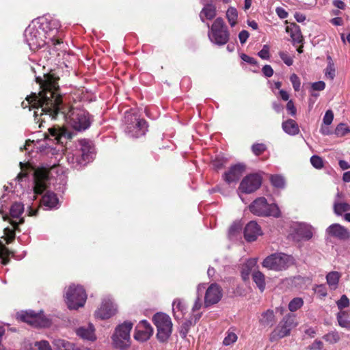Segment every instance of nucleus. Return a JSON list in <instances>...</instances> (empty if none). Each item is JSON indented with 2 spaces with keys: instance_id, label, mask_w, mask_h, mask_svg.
Masks as SVG:
<instances>
[{
  "instance_id": "nucleus-1",
  "label": "nucleus",
  "mask_w": 350,
  "mask_h": 350,
  "mask_svg": "<svg viewBox=\"0 0 350 350\" xmlns=\"http://www.w3.org/2000/svg\"><path fill=\"white\" fill-rule=\"evenodd\" d=\"M57 78L51 75H45L44 79L36 78L40 84L41 91L36 94L32 93L23 101V108L36 109L34 111L35 120L42 122L44 118L38 116H49L52 119L56 118L59 113L64 115L69 126L77 131H83L88 129L91 124L89 113L83 109L71 107L67 112L64 109L62 96L59 92Z\"/></svg>"
},
{
  "instance_id": "nucleus-2",
  "label": "nucleus",
  "mask_w": 350,
  "mask_h": 350,
  "mask_svg": "<svg viewBox=\"0 0 350 350\" xmlns=\"http://www.w3.org/2000/svg\"><path fill=\"white\" fill-rule=\"evenodd\" d=\"M207 26L210 27L208 36L211 42L220 46L224 45L228 42L230 33L222 18H217L211 27L208 23Z\"/></svg>"
},
{
  "instance_id": "nucleus-3",
  "label": "nucleus",
  "mask_w": 350,
  "mask_h": 350,
  "mask_svg": "<svg viewBox=\"0 0 350 350\" xmlns=\"http://www.w3.org/2000/svg\"><path fill=\"white\" fill-rule=\"evenodd\" d=\"M152 322L157 327V338L161 342H166L172 332L171 318L163 312H157L152 317Z\"/></svg>"
},
{
  "instance_id": "nucleus-4",
  "label": "nucleus",
  "mask_w": 350,
  "mask_h": 350,
  "mask_svg": "<svg viewBox=\"0 0 350 350\" xmlns=\"http://www.w3.org/2000/svg\"><path fill=\"white\" fill-rule=\"evenodd\" d=\"M133 325L131 322L124 321L116 327L111 337L113 345L116 348L124 350L130 346V332L133 328Z\"/></svg>"
},
{
  "instance_id": "nucleus-5",
  "label": "nucleus",
  "mask_w": 350,
  "mask_h": 350,
  "mask_svg": "<svg viewBox=\"0 0 350 350\" xmlns=\"http://www.w3.org/2000/svg\"><path fill=\"white\" fill-rule=\"evenodd\" d=\"M65 297L68 308L77 310L84 306L87 295L82 286L73 284L70 285L66 291Z\"/></svg>"
},
{
  "instance_id": "nucleus-6",
  "label": "nucleus",
  "mask_w": 350,
  "mask_h": 350,
  "mask_svg": "<svg viewBox=\"0 0 350 350\" xmlns=\"http://www.w3.org/2000/svg\"><path fill=\"white\" fill-rule=\"evenodd\" d=\"M126 124V132L132 137H139L145 135L147 131L146 120L139 119L135 114L126 112L124 116Z\"/></svg>"
},
{
  "instance_id": "nucleus-7",
  "label": "nucleus",
  "mask_w": 350,
  "mask_h": 350,
  "mask_svg": "<svg viewBox=\"0 0 350 350\" xmlns=\"http://www.w3.org/2000/svg\"><path fill=\"white\" fill-rule=\"evenodd\" d=\"M250 211L258 216H280V211L275 204H269L266 198L260 197L256 199L250 206Z\"/></svg>"
},
{
  "instance_id": "nucleus-8",
  "label": "nucleus",
  "mask_w": 350,
  "mask_h": 350,
  "mask_svg": "<svg viewBox=\"0 0 350 350\" xmlns=\"http://www.w3.org/2000/svg\"><path fill=\"white\" fill-rule=\"evenodd\" d=\"M298 325L296 315L288 313L286 314L271 334V340H276L288 336L291 331Z\"/></svg>"
},
{
  "instance_id": "nucleus-9",
  "label": "nucleus",
  "mask_w": 350,
  "mask_h": 350,
  "mask_svg": "<svg viewBox=\"0 0 350 350\" xmlns=\"http://www.w3.org/2000/svg\"><path fill=\"white\" fill-rule=\"evenodd\" d=\"M291 262L289 256L284 254H273L267 256L262 262V266L268 269L282 271L286 269Z\"/></svg>"
},
{
  "instance_id": "nucleus-10",
  "label": "nucleus",
  "mask_w": 350,
  "mask_h": 350,
  "mask_svg": "<svg viewBox=\"0 0 350 350\" xmlns=\"http://www.w3.org/2000/svg\"><path fill=\"white\" fill-rule=\"evenodd\" d=\"M262 184L261 177L256 174L246 176L241 182L239 191L244 193H252L256 191Z\"/></svg>"
},
{
  "instance_id": "nucleus-11",
  "label": "nucleus",
  "mask_w": 350,
  "mask_h": 350,
  "mask_svg": "<svg viewBox=\"0 0 350 350\" xmlns=\"http://www.w3.org/2000/svg\"><path fill=\"white\" fill-rule=\"evenodd\" d=\"M50 170L46 167H40L34 172V192L41 194L46 188L49 180Z\"/></svg>"
},
{
  "instance_id": "nucleus-12",
  "label": "nucleus",
  "mask_w": 350,
  "mask_h": 350,
  "mask_svg": "<svg viewBox=\"0 0 350 350\" xmlns=\"http://www.w3.org/2000/svg\"><path fill=\"white\" fill-rule=\"evenodd\" d=\"M24 36L26 42L32 49L41 47L44 44L40 31L34 25L28 26L25 31Z\"/></svg>"
},
{
  "instance_id": "nucleus-13",
  "label": "nucleus",
  "mask_w": 350,
  "mask_h": 350,
  "mask_svg": "<svg viewBox=\"0 0 350 350\" xmlns=\"http://www.w3.org/2000/svg\"><path fill=\"white\" fill-rule=\"evenodd\" d=\"M18 318L28 324L34 327H47L49 321L42 314L36 313L33 311H29L18 314Z\"/></svg>"
},
{
  "instance_id": "nucleus-14",
  "label": "nucleus",
  "mask_w": 350,
  "mask_h": 350,
  "mask_svg": "<svg viewBox=\"0 0 350 350\" xmlns=\"http://www.w3.org/2000/svg\"><path fill=\"white\" fill-rule=\"evenodd\" d=\"M117 312L116 306L109 297L104 298L100 307L95 311L94 315L100 319H107L113 316Z\"/></svg>"
},
{
  "instance_id": "nucleus-15",
  "label": "nucleus",
  "mask_w": 350,
  "mask_h": 350,
  "mask_svg": "<svg viewBox=\"0 0 350 350\" xmlns=\"http://www.w3.org/2000/svg\"><path fill=\"white\" fill-rule=\"evenodd\" d=\"M327 238H335L340 241H347L350 239V231L339 224H333L325 230Z\"/></svg>"
},
{
  "instance_id": "nucleus-16",
  "label": "nucleus",
  "mask_w": 350,
  "mask_h": 350,
  "mask_svg": "<svg viewBox=\"0 0 350 350\" xmlns=\"http://www.w3.org/2000/svg\"><path fill=\"white\" fill-rule=\"evenodd\" d=\"M222 297V290L221 287L215 284H211L206 291L204 296V305L208 307L215 304L221 299Z\"/></svg>"
},
{
  "instance_id": "nucleus-17",
  "label": "nucleus",
  "mask_w": 350,
  "mask_h": 350,
  "mask_svg": "<svg viewBox=\"0 0 350 350\" xmlns=\"http://www.w3.org/2000/svg\"><path fill=\"white\" fill-rule=\"evenodd\" d=\"M153 333L150 324L146 320L141 321L135 327L134 338L135 340L144 342L150 338Z\"/></svg>"
},
{
  "instance_id": "nucleus-18",
  "label": "nucleus",
  "mask_w": 350,
  "mask_h": 350,
  "mask_svg": "<svg viewBox=\"0 0 350 350\" xmlns=\"http://www.w3.org/2000/svg\"><path fill=\"white\" fill-rule=\"evenodd\" d=\"M261 234V228L256 221H251L245 226L244 237L247 241H254Z\"/></svg>"
},
{
  "instance_id": "nucleus-19",
  "label": "nucleus",
  "mask_w": 350,
  "mask_h": 350,
  "mask_svg": "<svg viewBox=\"0 0 350 350\" xmlns=\"http://www.w3.org/2000/svg\"><path fill=\"white\" fill-rule=\"evenodd\" d=\"M245 170L243 164H236L232 166L230 170L224 174V180L228 183L236 182L239 179Z\"/></svg>"
},
{
  "instance_id": "nucleus-20",
  "label": "nucleus",
  "mask_w": 350,
  "mask_h": 350,
  "mask_svg": "<svg viewBox=\"0 0 350 350\" xmlns=\"http://www.w3.org/2000/svg\"><path fill=\"white\" fill-rule=\"evenodd\" d=\"M80 148V157L85 164L90 162L92 159L93 148L90 142L86 139H81L79 141Z\"/></svg>"
},
{
  "instance_id": "nucleus-21",
  "label": "nucleus",
  "mask_w": 350,
  "mask_h": 350,
  "mask_svg": "<svg viewBox=\"0 0 350 350\" xmlns=\"http://www.w3.org/2000/svg\"><path fill=\"white\" fill-rule=\"evenodd\" d=\"M49 131L57 143H62L61 141L62 138L71 139L72 137V133L64 128L53 127L50 128Z\"/></svg>"
},
{
  "instance_id": "nucleus-22",
  "label": "nucleus",
  "mask_w": 350,
  "mask_h": 350,
  "mask_svg": "<svg viewBox=\"0 0 350 350\" xmlns=\"http://www.w3.org/2000/svg\"><path fill=\"white\" fill-rule=\"evenodd\" d=\"M77 336L83 339L94 341L96 339L94 328L92 324H88L87 326H82L76 331Z\"/></svg>"
},
{
  "instance_id": "nucleus-23",
  "label": "nucleus",
  "mask_w": 350,
  "mask_h": 350,
  "mask_svg": "<svg viewBox=\"0 0 350 350\" xmlns=\"http://www.w3.org/2000/svg\"><path fill=\"white\" fill-rule=\"evenodd\" d=\"M216 14L217 10L215 5L212 3H208L202 8L200 14V18L202 22H204L205 20L213 19Z\"/></svg>"
},
{
  "instance_id": "nucleus-24",
  "label": "nucleus",
  "mask_w": 350,
  "mask_h": 350,
  "mask_svg": "<svg viewBox=\"0 0 350 350\" xmlns=\"http://www.w3.org/2000/svg\"><path fill=\"white\" fill-rule=\"evenodd\" d=\"M299 237L304 240H309L313 236L314 228L309 224H301L296 230Z\"/></svg>"
},
{
  "instance_id": "nucleus-25",
  "label": "nucleus",
  "mask_w": 350,
  "mask_h": 350,
  "mask_svg": "<svg viewBox=\"0 0 350 350\" xmlns=\"http://www.w3.org/2000/svg\"><path fill=\"white\" fill-rule=\"evenodd\" d=\"M53 345L55 350H81L74 343L61 338L54 339Z\"/></svg>"
},
{
  "instance_id": "nucleus-26",
  "label": "nucleus",
  "mask_w": 350,
  "mask_h": 350,
  "mask_svg": "<svg viewBox=\"0 0 350 350\" xmlns=\"http://www.w3.org/2000/svg\"><path fill=\"white\" fill-rule=\"evenodd\" d=\"M286 31L290 34L294 43L299 44L302 42L303 36L301 35L300 28L297 24L293 23L291 25L287 26Z\"/></svg>"
},
{
  "instance_id": "nucleus-27",
  "label": "nucleus",
  "mask_w": 350,
  "mask_h": 350,
  "mask_svg": "<svg viewBox=\"0 0 350 350\" xmlns=\"http://www.w3.org/2000/svg\"><path fill=\"white\" fill-rule=\"evenodd\" d=\"M186 310L187 308L185 304L180 299H176L174 301L172 304V310L175 319H183L186 312Z\"/></svg>"
},
{
  "instance_id": "nucleus-28",
  "label": "nucleus",
  "mask_w": 350,
  "mask_h": 350,
  "mask_svg": "<svg viewBox=\"0 0 350 350\" xmlns=\"http://www.w3.org/2000/svg\"><path fill=\"white\" fill-rule=\"evenodd\" d=\"M201 317V313L193 314L190 319L185 321L180 327V334L185 337L191 326L196 324Z\"/></svg>"
},
{
  "instance_id": "nucleus-29",
  "label": "nucleus",
  "mask_w": 350,
  "mask_h": 350,
  "mask_svg": "<svg viewBox=\"0 0 350 350\" xmlns=\"http://www.w3.org/2000/svg\"><path fill=\"white\" fill-rule=\"evenodd\" d=\"M42 204L49 208H55L58 204V199L54 193L47 191L42 197Z\"/></svg>"
},
{
  "instance_id": "nucleus-30",
  "label": "nucleus",
  "mask_w": 350,
  "mask_h": 350,
  "mask_svg": "<svg viewBox=\"0 0 350 350\" xmlns=\"http://www.w3.org/2000/svg\"><path fill=\"white\" fill-rule=\"evenodd\" d=\"M282 129L285 133L291 135H297L299 131L298 124L292 119L284 122Z\"/></svg>"
},
{
  "instance_id": "nucleus-31",
  "label": "nucleus",
  "mask_w": 350,
  "mask_h": 350,
  "mask_svg": "<svg viewBox=\"0 0 350 350\" xmlns=\"http://www.w3.org/2000/svg\"><path fill=\"white\" fill-rule=\"evenodd\" d=\"M340 277L341 274L338 271H331L327 274L326 280L330 289L337 288Z\"/></svg>"
},
{
  "instance_id": "nucleus-32",
  "label": "nucleus",
  "mask_w": 350,
  "mask_h": 350,
  "mask_svg": "<svg viewBox=\"0 0 350 350\" xmlns=\"http://www.w3.org/2000/svg\"><path fill=\"white\" fill-rule=\"evenodd\" d=\"M252 280L260 289L262 292L265 288V275L258 270H254L252 274Z\"/></svg>"
},
{
  "instance_id": "nucleus-33",
  "label": "nucleus",
  "mask_w": 350,
  "mask_h": 350,
  "mask_svg": "<svg viewBox=\"0 0 350 350\" xmlns=\"http://www.w3.org/2000/svg\"><path fill=\"white\" fill-rule=\"evenodd\" d=\"M23 222H24L23 218H20V220L18 222H16V221H14V220H11L10 224L13 226L14 229L12 230L9 228H5L4 229V234L8 238V239H7L8 243H10V241H12L14 239V237H15L14 230H17L18 225L23 224Z\"/></svg>"
},
{
  "instance_id": "nucleus-34",
  "label": "nucleus",
  "mask_w": 350,
  "mask_h": 350,
  "mask_svg": "<svg viewBox=\"0 0 350 350\" xmlns=\"http://www.w3.org/2000/svg\"><path fill=\"white\" fill-rule=\"evenodd\" d=\"M260 323L263 326H272L275 323V316L272 310H268L263 312L260 319Z\"/></svg>"
},
{
  "instance_id": "nucleus-35",
  "label": "nucleus",
  "mask_w": 350,
  "mask_h": 350,
  "mask_svg": "<svg viewBox=\"0 0 350 350\" xmlns=\"http://www.w3.org/2000/svg\"><path fill=\"white\" fill-rule=\"evenodd\" d=\"M337 320L340 327L350 331V319L345 311L337 314Z\"/></svg>"
},
{
  "instance_id": "nucleus-36",
  "label": "nucleus",
  "mask_w": 350,
  "mask_h": 350,
  "mask_svg": "<svg viewBox=\"0 0 350 350\" xmlns=\"http://www.w3.org/2000/svg\"><path fill=\"white\" fill-rule=\"evenodd\" d=\"M24 211V205L20 202L14 203L10 210L12 218H19Z\"/></svg>"
},
{
  "instance_id": "nucleus-37",
  "label": "nucleus",
  "mask_w": 350,
  "mask_h": 350,
  "mask_svg": "<svg viewBox=\"0 0 350 350\" xmlns=\"http://www.w3.org/2000/svg\"><path fill=\"white\" fill-rule=\"evenodd\" d=\"M79 156V154H74L72 153H68L67 154L68 162L72 167L76 168L85 165Z\"/></svg>"
},
{
  "instance_id": "nucleus-38",
  "label": "nucleus",
  "mask_w": 350,
  "mask_h": 350,
  "mask_svg": "<svg viewBox=\"0 0 350 350\" xmlns=\"http://www.w3.org/2000/svg\"><path fill=\"white\" fill-rule=\"evenodd\" d=\"M334 213L338 215H341L343 213L350 211V205L346 202H339L336 200L334 203Z\"/></svg>"
},
{
  "instance_id": "nucleus-39",
  "label": "nucleus",
  "mask_w": 350,
  "mask_h": 350,
  "mask_svg": "<svg viewBox=\"0 0 350 350\" xmlns=\"http://www.w3.org/2000/svg\"><path fill=\"white\" fill-rule=\"evenodd\" d=\"M226 18L231 27L237 24L238 18V12L236 8L230 7L226 11Z\"/></svg>"
},
{
  "instance_id": "nucleus-40",
  "label": "nucleus",
  "mask_w": 350,
  "mask_h": 350,
  "mask_svg": "<svg viewBox=\"0 0 350 350\" xmlns=\"http://www.w3.org/2000/svg\"><path fill=\"white\" fill-rule=\"evenodd\" d=\"M323 338L329 344H335L340 340V336L339 333L334 330L324 335Z\"/></svg>"
},
{
  "instance_id": "nucleus-41",
  "label": "nucleus",
  "mask_w": 350,
  "mask_h": 350,
  "mask_svg": "<svg viewBox=\"0 0 350 350\" xmlns=\"http://www.w3.org/2000/svg\"><path fill=\"white\" fill-rule=\"evenodd\" d=\"M327 66L325 69V75L327 77L333 79L335 77V67L333 60L330 56H327Z\"/></svg>"
},
{
  "instance_id": "nucleus-42",
  "label": "nucleus",
  "mask_w": 350,
  "mask_h": 350,
  "mask_svg": "<svg viewBox=\"0 0 350 350\" xmlns=\"http://www.w3.org/2000/svg\"><path fill=\"white\" fill-rule=\"evenodd\" d=\"M256 263V259H250L247 260L245 264V267L243 269L241 275L242 278L244 280H246L249 278L250 270L254 267Z\"/></svg>"
},
{
  "instance_id": "nucleus-43",
  "label": "nucleus",
  "mask_w": 350,
  "mask_h": 350,
  "mask_svg": "<svg viewBox=\"0 0 350 350\" xmlns=\"http://www.w3.org/2000/svg\"><path fill=\"white\" fill-rule=\"evenodd\" d=\"M304 304V301L301 298L296 297L293 299L288 304V309L291 312H295L299 309Z\"/></svg>"
},
{
  "instance_id": "nucleus-44",
  "label": "nucleus",
  "mask_w": 350,
  "mask_h": 350,
  "mask_svg": "<svg viewBox=\"0 0 350 350\" xmlns=\"http://www.w3.org/2000/svg\"><path fill=\"white\" fill-rule=\"evenodd\" d=\"M10 254V252L8 250V249L0 241V258L2 259V263L3 265H7L8 263V256Z\"/></svg>"
},
{
  "instance_id": "nucleus-45",
  "label": "nucleus",
  "mask_w": 350,
  "mask_h": 350,
  "mask_svg": "<svg viewBox=\"0 0 350 350\" xmlns=\"http://www.w3.org/2000/svg\"><path fill=\"white\" fill-rule=\"evenodd\" d=\"M242 225L239 221L234 222L229 228L228 234L230 237H234L237 233L241 230Z\"/></svg>"
},
{
  "instance_id": "nucleus-46",
  "label": "nucleus",
  "mask_w": 350,
  "mask_h": 350,
  "mask_svg": "<svg viewBox=\"0 0 350 350\" xmlns=\"http://www.w3.org/2000/svg\"><path fill=\"white\" fill-rule=\"evenodd\" d=\"M271 182L272 185L276 187L282 188L284 185V179L279 175H273L271 176Z\"/></svg>"
},
{
  "instance_id": "nucleus-47",
  "label": "nucleus",
  "mask_w": 350,
  "mask_h": 350,
  "mask_svg": "<svg viewBox=\"0 0 350 350\" xmlns=\"http://www.w3.org/2000/svg\"><path fill=\"white\" fill-rule=\"evenodd\" d=\"M265 150L266 146L264 144H254L252 146V150L256 156L261 154Z\"/></svg>"
},
{
  "instance_id": "nucleus-48",
  "label": "nucleus",
  "mask_w": 350,
  "mask_h": 350,
  "mask_svg": "<svg viewBox=\"0 0 350 350\" xmlns=\"http://www.w3.org/2000/svg\"><path fill=\"white\" fill-rule=\"evenodd\" d=\"M237 340V336L233 333L230 332L228 334V335L224 338L223 344L226 346L230 345L235 342Z\"/></svg>"
},
{
  "instance_id": "nucleus-49",
  "label": "nucleus",
  "mask_w": 350,
  "mask_h": 350,
  "mask_svg": "<svg viewBox=\"0 0 350 350\" xmlns=\"http://www.w3.org/2000/svg\"><path fill=\"white\" fill-rule=\"evenodd\" d=\"M349 131V130L348 127L347 126V125L345 124L340 123L336 126V128L335 129V134L337 136H343V135H346V133H347Z\"/></svg>"
},
{
  "instance_id": "nucleus-50",
  "label": "nucleus",
  "mask_w": 350,
  "mask_h": 350,
  "mask_svg": "<svg viewBox=\"0 0 350 350\" xmlns=\"http://www.w3.org/2000/svg\"><path fill=\"white\" fill-rule=\"evenodd\" d=\"M336 304L338 309L342 310L343 308H345L349 306V299L345 295H343L341 296L340 299L337 301Z\"/></svg>"
},
{
  "instance_id": "nucleus-51",
  "label": "nucleus",
  "mask_w": 350,
  "mask_h": 350,
  "mask_svg": "<svg viewBox=\"0 0 350 350\" xmlns=\"http://www.w3.org/2000/svg\"><path fill=\"white\" fill-rule=\"evenodd\" d=\"M311 164L317 169H321L323 166V159L319 157L314 155L310 158Z\"/></svg>"
},
{
  "instance_id": "nucleus-52",
  "label": "nucleus",
  "mask_w": 350,
  "mask_h": 350,
  "mask_svg": "<svg viewBox=\"0 0 350 350\" xmlns=\"http://www.w3.org/2000/svg\"><path fill=\"white\" fill-rule=\"evenodd\" d=\"M290 81L292 83L295 91H299L300 89V79L296 74H292L290 77Z\"/></svg>"
},
{
  "instance_id": "nucleus-53",
  "label": "nucleus",
  "mask_w": 350,
  "mask_h": 350,
  "mask_svg": "<svg viewBox=\"0 0 350 350\" xmlns=\"http://www.w3.org/2000/svg\"><path fill=\"white\" fill-rule=\"evenodd\" d=\"M334 119V113L332 110H327L323 119V124L328 126L332 124Z\"/></svg>"
},
{
  "instance_id": "nucleus-54",
  "label": "nucleus",
  "mask_w": 350,
  "mask_h": 350,
  "mask_svg": "<svg viewBox=\"0 0 350 350\" xmlns=\"http://www.w3.org/2000/svg\"><path fill=\"white\" fill-rule=\"evenodd\" d=\"M279 55L285 64L287 66H291L293 63V58L286 53L280 51Z\"/></svg>"
},
{
  "instance_id": "nucleus-55",
  "label": "nucleus",
  "mask_w": 350,
  "mask_h": 350,
  "mask_svg": "<svg viewBox=\"0 0 350 350\" xmlns=\"http://www.w3.org/2000/svg\"><path fill=\"white\" fill-rule=\"evenodd\" d=\"M35 346L38 348V350H52L49 342L46 340L36 342L35 343Z\"/></svg>"
},
{
  "instance_id": "nucleus-56",
  "label": "nucleus",
  "mask_w": 350,
  "mask_h": 350,
  "mask_svg": "<svg viewBox=\"0 0 350 350\" xmlns=\"http://www.w3.org/2000/svg\"><path fill=\"white\" fill-rule=\"evenodd\" d=\"M258 55L263 59H269V46L267 44H265L262 49L258 52Z\"/></svg>"
},
{
  "instance_id": "nucleus-57",
  "label": "nucleus",
  "mask_w": 350,
  "mask_h": 350,
  "mask_svg": "<svg viewBox=\"0 0 350 350\" xmlns=\"http://www.w3.org/2000/svg\"><path fill=\"white\" fill-rule=\"evenodd\" d=\"M262 72L267 77H271L273 75V70L269 65H265L262 68Z\"/></svg>"
},
{
  "instance_id": "nucleus-58",
  "label": "nucleus",
  "mask_w": 350,
  "mask_h": 350,
  "mask_svg": "<svg viewBox=\"0 0 350 350\" xmlns=\"http://www.w3.org/2000/svg\"><path fill=\"white\" fill-rule=\"evenodd\" d=\"M325 88V84L323 81H318V82H315V83H313L312 84V88L313 90H317V91H321V90H323Z\"/></svg>"
},
{
  "instance_id": "nucleus-59",
  "label": "nucleus",
  "mask_w": 350,
  "mask_h": 350,
  "mask_svg": "<svg viewBox=\"0 0 350 350\" xmlns=\"http://www.w3.org/2000/svg\"><path fill=\"white\" fill-rule=\"evenodd\" d=\"M286 109L293 116H295L296 115L297 109L292 100H288V102L287 103Z\"/></svg>"
},
{
  "instance_id": "nucleus-60",
  "label": "nucleus",
  "mask_w": 350,
  "mask_h": 350,
  "mask_svg": "<svg viewBox=\"0 0 350 350\" xmlns=\"http://www.w3.org/2000/svg\"><path fill=\"white\" fill-rule=\"evenodd\" d=\"M249 35L250 34L247 31L242 30L239 34V38L240 42L241 44H244L247 41V40L249 37Z\"/></svg>"
},
{
  "instance_id": "nucleus-61",
  "label": "nucleus",
  "mask_w": 350,
  "mask_h": 350,
  "mask_svg": "<svg viewBox=\"0 0 350 350\" xmlns=\"http://www.w3.org/2000/svg\"><path fill=\"white\" fill-rule=\"evenodd\" d=\"M323 345V344L321 340H316L308 348L310 350H320L322 349Z\"/></svg>"
},
{
  "instance_id": "nucleus-62",
  "label": "nucleus",
  "mask_w": 350,
  "mask_h": 350,
  "mask_svg": "<svg viewBox=\"0 0 350 350\" xmlns=\"http://www.w3.org/2000/svg\"><path fill=\"white\" fill-rule=\"evenodd\" d=\"M241 58L243 61H244L247 63H249L250 64H256V61L254 58H253L250 56H248L246 54L242 53L241 55Z\"/></svg>"
},
{
  "instance_id": "nucleus-63",
  "label": "nucleus",
  "mask_w": 350,
  "mask_h": 350,
  "mask_svg": "<svg viewBox=\"0 0 350 350\" xmlns=\"http://www.w3.org/2000/svg\"><path fill=\"white\" fill-rule=\"evenodd\" d=\"M201 307L202 302L200 301V297H198L192 308V312H193V314H195L196 311L199 310L201 308Z\"/></svg>"
},
{
  "instance_id": "nucleus-64",
  "label": "nucleus",
  "mask_w": 350,
  "mask_h": 350,
  "mask_svg": "<svg viewBox=\"0 0 350 350\" xmlns=\"http://www.w3.org/2000/svg\"><path fill=\"white\" fill-rule=\"evenodd\" d=\"M276 12L281 18H285L288 16V13L282 8H278Z\"/></svg>"
}]
</instances>
